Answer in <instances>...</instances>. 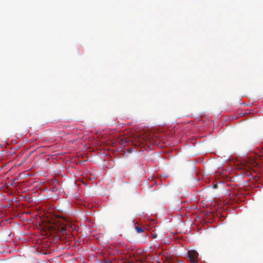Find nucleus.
I'll return each mask as SVG.
<instances>
[{
  "label": "nucleus",
  "instance_id": "7ed1b4c3",
  "mask_svg": "<svg viewBox=\"0 0 263 263\" xmlns=\"http://www.w3.org/2000/svg\"><path fill=\"white\" fill-rule=\"evenodd\" d=\"M135 230L136 231V232L138 233H142V232H143L144 230L143 229H142V228L141 227H136L135 228Z\"/></svg>",
  "mask_w": 263,
  "mask_h": 263
},
{
  "label": "nucleus",
  "instance_id": "f03ea898",
  "mask_svg": "<svg viewBox=\"0 0 263 263\" xmlns=\"http://www.w3.org/2000/svg\"><path fill=\"white\" fill-rule=\"evenodd\" d=\"M66 227L65 226H62L59 227V231L61 233H65L66 231Z\"/></svg>",
  "mask_w": 263,
  "mask_h": 263
},
{
  "label": "nucleus",
  "instance_id": "20e7f679",
  "mask_svg": "<svg viewBox=\"0 0 263 263\" xmlns=\"http://www.w3.org/2000/svg\"><path fill=\"white\" fill-rule=\"evenodd\" d=\"M157 237V234L156 233H154L152 234V238L153 239H155Z\"/></svg>",
  "mask_w": 263,
  "mask_h": 263
},
{
  "label": "nucleus",
  "instance_id": "f257e3e1",
  "mask_svg": "<svg viewBox=\"0 0 263 263\" xmlns=\"http://www.w3.org/2000/svg\"><path fill=\"white\" fill-rule=\"evenodd\" d=\"M198 252L194 250H190L187 252V260L191 263H197L198 262Z\"/></svg>",
  "mask_w": 263,
  "mask_h": 263
}]
</instances>
